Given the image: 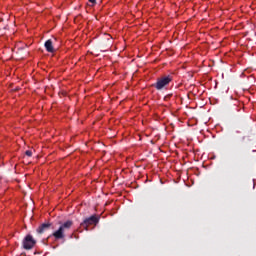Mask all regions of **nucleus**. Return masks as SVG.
<instances>
[{"mask_svg": "<svg viewBox=\"0 0 256 256\" xmlns=\"http://www.w3.org/2000/svg\"><path fill=\"white\" fill-rule=\"evenodd\" d=\"M59 228L55 230L49 237H54L56 241L65 240V233L71 230L73 227V220H67L66 222H59Z\"/></svg>", "mask_w": 256, "mask_h": 256, "instance_id": "1", "label": "nucleus"}, {"mask_svg": "<svg viewBox=\"0 0 256 256\" xmlns=\"http://www.w3.org/2000/svg\"><path fill=\"white\" fill-rule=\"evenodd\" d=\"M171 81H172L171 76H164L162 78H159L156 81V83H154L152 85V87L157 89V91H161V90L165 89V87H167V85H169V83H171Z\"/></svg>", "mask_w": 256, "mask_h": 256, "instance_id": "2", "label": "nucleus"}, {"mask_svg": "<svg viewBox=\"0 0 256 256\" xmlns=\"http://www.w3.org/2000/svg\"><path fill=\"white\" fill-rule=\"evenodd\" d=\"M100 219H101L100 216L92 215L86 218L80 225L83 229H85L86 231H89V227H91V225H97Z\"/></svg>", "mask_w": 256, "mask_h": 256, "instance_id": "3", "label": "nucleus"}, {"mask_svg": "<svg viewBox=\"0 0 256 256\" xmlns=\"http://www.w3.org/2000/svg\"><path fill=\"white\" fill-rule=\"evenodd\" d=\"M37 241L35 239H33V236L28 234L25 236L22 244L24 249H26V251H29L31 249H33L36 245Z\"/></svg>", "mask_w": 256, "mask_h": 256, "instance_id": "4", "label": "nucleus"}, {"mask_svg": "<svg viewBox=\"0 0 256 256\" xmlns=\"http://www.w3.org/2000/svg\"><path fill=\"white\" fill-rule=\"evenodd\" d=\"M52 226V223L45 222L36 229V233H38V235H43V233H45V231H49V229H51Z\"/></svg>", "mask_w": 256, "mask_h": 256, "instance_id": "5", "label": "nucleus"}, {"mask_svg": "<svg viewBox=\"0 0 256 256\" xmlns=\"http://www.w3.org/2000/svg\"><path fill=\"white\" fill-rule=\"evenodd\" d=\"M44 47L48 53L55 52V48L53 47V41L51 39H49L45 42Z\"/></svg>", "mask_w": 256, "mask_h": 256, "instance_id": "6", "label": "nucleus"}, {"mask_svg": "<svg viewBox=\"0 0 256 256\" xmlns=\"http://www.w3.org/2000/svg\"><path fill=\"white\" fill-rule=\"evenodd\" d=\"M25 155H27V157H33V152L31 150H27Z\"/></svg>", "mask_w": 256, "mask_h": 256, "instance_id": "7", "label": "nucleus"}, {"mask_svg": "<svg viewBox=\"0 0 256 256\" xmlns=\"http://www.w3.org/2000/svg\"><path fill=\"white\" fill-rule=\"evenodd\" d=\"M88 1L89 3H92L91 5L92 7L97 4V0H88Z\"/></svg>", "mask_w": 256, "mask_h": 256, "instance_id": "8", "label": "nucleus"}]
</instances>
